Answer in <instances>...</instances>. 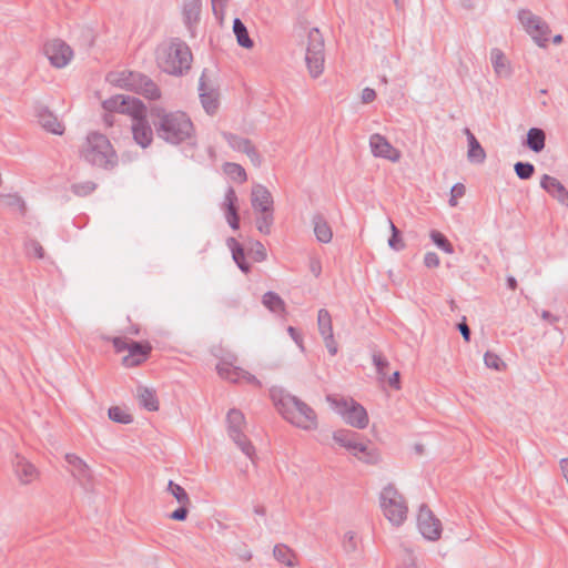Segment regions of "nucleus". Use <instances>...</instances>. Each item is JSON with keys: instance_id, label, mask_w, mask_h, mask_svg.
Wrapping results in <instances>:
<instances>
[{"instance_id": "59", "label": "nucleus", "mask_w": 568, "mask_h": 568, "mask_svg": "<svg viewBox=\"0 0 568 568\" xmlns=\"http://www.w3.org/2000/svg\"><path fill=\"white\" fill-rule=\"evenodd\" d=\"M287 332L290 334V336L292 337V339L297 344V346L304 351V346H303V339H302V336L300 335V333L296 331V328H294L293 326H290L287 328Z\"/></svg>"}, {"instance_id": "52", "label": "nucleus", "mask_w": 568, "mask_h": 568, "mask_svg": "<svg viewBox=\"0 0 568 568\" xmlns=\"http://www.w3.org/2000/svg\"><path fill=\"white\" fill-rule=\"evenodd\" d=\"M373 362L376 366L377 373L382 376L386 375V368L388 367V361L381 354L373 355Z\"/></svg>"}, {"instance_id": "60", "label": "nucleus", "mask_w": 568, "mask_h": 568, "mask_svg": "<svg viewBox=\"0 0 568 568\" xmlns=\"http://www.w3.org/2000/svg\"><path fill=\"white\" fill-rule=\"evenodd\" d=\"M323 338H324L325 346L327 347L329 354L335 355L337 353V344L334 341V336L333 335H329V337L323 336Z\"/></svg>"}, {"instance_id": "29", "label": "nucleus", "mask_w": 568, "mask_h": 568, "mask_svg": "<svg viewBox=\"0 0 568 568\" xmlns=\"http://www.w3.org/2000/svg\"><path fill=\"white\" fill-rule=\"evenodd\" d=\"M138 398L141 406L149 412H155L159 409V400L155 396L154 390L146 387L138 388Z\"/></svg>"}, {"instance_id": "27", "label": "nucleus", "mask_w": 568, "mask_h": 568, "mask_svg": "<svg viewBox=\"0 0 568 568\" xmlns=\"http://www.w3.org/2000/svg\"><path fill=\"white\" fill-rule=\"evenodd\" d=\"M312 224L316 240L321 243L327 244L333 239V231L322 214H315L312 217Z\"/></svg>"}, {"instance_id": "21", "label": "nucleus", "mask_w": 568, "mask_h": 568, "mask_svg": "<svg viewBox=\"0 0 568 568\" xmlns=\"http://www.w3.org/2000/svg\"><path fill=\"white\" fill-rule=\"evenodd\" d=\"M201 103L209 114H214L219 108V92L205 81V74H202L199 83Z\"/></svg>"}, {"instance_id": "46", "label": "nucleus", "mask_w": 568, "mask_h": 568, "mask_svg": "<svg viewBox=\"0 0 568 568\" xmlns=\"http://www.w3.org/2000/svg\"><path fill=\"white\" fill-rule=\"evenodd\" d=\"M518 20L528 34L532 33V13L529 10H520Z\"/></svg>"}, {"instance_id": "54", "label": "nucleus", "mask_w": 568, "mask_h": 568, "mask_svg": "<svg viewBox=\"0 0 568 568\" xmlns=\"http://www.w3.org/2000/svg\"><path fill=\"white\" fill-rule=\"evenodd\" d=\"M95 189V184L93 182H84L73 185V191L78 195H87L91 193Z\"/></svg>"}, {"instance_id": "47", "label": "nucleus", "mask_w": 568, "mask_h": 568, "mask_svg": "<svg viewBox=\"0 0 568 568\" xmlns=\"http://www.w3.org/2000/svg\"><path fill=\"white\" fill-rule=\"evenodd\" d=\"M484 362L488 368H493L496 371H500L501 367L504 366L501 358L498 355L490 352H487L485 354Z\"/></svg>"}, {"instance_id": "9", "label": "nucleus", "mask_w": 568, "mask_h": 568, "mask_svg": "<svg viewBox=\"0 0 568 568\" xmlns=\"http://www.w3.org/2000/svg\"><path fill=\"white\" fill-rule=\"evenodd\" d=\"M379 504L384 516L394 526H400L407 518V505L403 495L392 484L385 486L379 494Z\"/></svg>"}, {"instance_id": "13", "label": "nucleus", "mask_w": 568, "mask_h": 568, "mask_svg": "<svg viewBox=\"0 0 568 568\" xmlns=\"http://www.w3.org/2000/svg\"><path fill=\"white\" fill-rule=\"evenodd\" d=\"M65 462L69 465V470L73 478L85 491H93L94 489V475L89 465L75 454H65Z\"/></svg>"}, {"instance_id": "2", "label": "nucleus", "mask_w": 568, "mask_h": 568, "mask_svg": "<svg viewBox=\"0 0 568 568\" xmlns=\"http://www.w3.org/2000/svg\"><path fill=\"white\" fill-rule=\"evenodd\" d=\"M151 118L159 138L169 143L179 144L193 135V123L182 111H168L156 106L151 110Z\"/></svg>"}, {"instance_id": "45", "label": "nucleus", "mask_w": 568, "mask_h": 568, "mask_svg": "<svg viewBox=\"0 0 568 568\" xmlns=\"http://www.w3.org/2000/svg\"><path fill=\"white\" fill-rule=\"evenodd\" d=\"M343 549L347 552V554H352L354 551H356L357 549V540H356V536L353 531H347L344 534V537H343Z\"/></svg>"}, {"instance_id": "14", "label": "nucleus", "mask_w": 568, "mask_h": 568, "mask_svg": "<svg viewBox=\"0 0 568 568\" xmlns=\"http://www.w3.org/2000/svg\"><path fill=\"white\" fill-rule=\"evenodd\" d=\"M43 52L51 65L58 69L68 65L73 58L72 49L59 39L47 42Z\"/></svg>"}, {"instance_id": "1", "label": "nucleus", "mask_w": 568, "mask_h": 568, "mask_svg": "<svg viewBox=\"0 0 568 568\" xmlns=\"http://www.w3.org/2000/svg\"><path fill=\"white\" fill-rule=\"evenodd\" d=\"M103 108L110 112L126 113L132 116L133 139L141 148H148L153 141V131L145 119V106L136 98L114 95L103 101Z\"/></svg>"}, {"instance_id": "63", "label": "nucleus", "mask_w": 568, "mask_h": 568, "mask_svg": "<svg viewBox=\"0 0 568 568\" xmlns=\"http://www.w3.org/2000/svg\"><path fill=\"white\" fill-rule=\"evenodd\" d=\"M388 383L394 388L398 389L400 387L399 385V372H394L393 375L389 377Z\"/></svg>"}, {"instance_id": "5", "label": "nucleus", "mask_w": 568, "mask_h": 568, "mask_svg": "<svg viewBox=\"0 0 568 568\" xmlns=\"http://www.w3.org/2000/svg\"><path fill=\"white\" fill-rule=\"evenodd\" d=\"M155 61L163 72L181 75L191 68L192 53L185 42L171 39L158 45Z\"/></svg>"}, {"instance_id": "44", "label": "nucleus", "mask_w": 568, "mask_h": 568, "mask_svg": "<svg viewBox=\"0 0 568 568\" xmlns=\"http://www.w3.org/2000/svg\"><path fill=\"white\" fill-rule=\"evenodd\" d=\"M430 239L444 252L448 254H452L454 252L453 245L440 232L432 231Z\"/></svg>"}, {"instance_id": "32", "label": "nucleus", "mask_w": 568, "mask_h": 568, "mask_svg": "<svg viewBox=\"0 0 568 568\" xmlns=\"http://www.w3.org/2000/svg\"><path fill=\"white\" fill-rule=\"evenodd\" d=\"M227 244L232 250V256L236 265L241 271L247 273L250 271V264L245 261V254L243 247L236 242L235 239L231 237L227 240Z\"/></svg>"}, {"instance_id": "12", "label": "nucleus", "mask_w": 568, "mask_h": 568, "mask_svg": "<svg viewBox=\"0 0 568 568\" xmlns=\"http://www.w3.org/2000/svg\"><path fill=\"white\" fill-rule=\"evenodd\" d=\"M113 346L118 353L126 352L123 356L122 364L125 367H134L142 364L151 352V346L134 341H129L125 337H114L112 339Z\"/></svg>"}, {"instance_id": "50", "label": "nucleus", "mask_w": 568, "mask_h": 568, "mask_svg": "<svg viewBox=\"0 0 568 568\" xmlns=\"http://www.w3.org/2000/svg\"><path fill=\"white\" fill-rule=\"evenodd\" d=\"M235 367L233 365V363L226 361V359H222L217 365H216V371H217V374L220 375V377L224 378V379H227L229 377H231V373H232V368Z\"/></svg>"}, {"instance_id": "3", "label": "nucleus", "mask_w": 568, "mask_h": 568, "mask_svg": "<svg viewBox=\"0 0 568 568\" xmlns=\"http://www.w3.org/2000/svg\"><path fill=\"white\" fill-rule=\"evenodd\" d=\"M80 158L92 166L113 170L118 163V154L110 140L102 133L90 132L79 148Z\"/></svg>"}, {"instance_id": "37", "label": "nucleus", "mask_w": 568, "mask_h": 568, "mask_svg": "<svg viewBox=\"0 0 568 568\" xmlns=\"http://www.w3.org/2000/svg\"><path fill=\"white\" fill-rule=\"evenodd\" d=\"M273 222H274V211L256 213V220H255L256 229L262 234L271 233Z\"/></svg>"}, {"instance_id": "10", "label": "nucleus", "mask_w": 568, "mask_h": 568, "mask_svg": "<svg viewBox=\"0 0 568 568\" xmlns=\"http://www.w3.org/2000/svg\"><path fill=\"white\" fill-rule=\"evenodd\" d=\"M245 425V417L241 410L235 408L229 410L226 415L229 437L247 458L254 460L255 447L243 432Z\"/></svg>"}, {"instance_id": "4", "label": "nucleus", "mask_w": 568, "mask_h": 568, "mask_svg": "<svg viewBox=\"0 0 568 568\" xmlns=\"http://www.w3.org/2000/svg\"><path fill=\"white\" fill-rule=\"evenodd\" d=\"M273 400L285 420L303 430H314L318 426L315 410L291 394H272Z\"/></svg>"}, {"instance_id": "35", "label": "nucleus", "mask_w": 568, "mask_h": 568, "mask_svg": "<svg viewBox=\"0 0 568 568\" xmlns=\"http://www.w3.org/2000/svg\"><path fill=\"white\" fill-rule=\"evenodd\" d=\"M226 381L232 383H246L261 386L260 381L254 375L237 366L232 368L231 377H229Z\"/></svg>"}, {"instance_id": "48", "label": "nucleus", "mask_w": 568, "mask_h": 568, "mask_svg": "<svg viewBox=\"0 0 568 568\" xmlns=\"http://www.w3.org/2000/svg\"><path fill=\"white\" fill-rule=\"evenodd\" d=\"M515 172L519 179L527 180L532 176V164L517 162L515 164Z\"/></svg>"}, {"instance_id": "55", "label": "nucleus", "mask_w": 568, "mask_h": 568, "mask_svg": "<svg viewBox=\"0 0 568 568\" xmlns=\"http://www.w3.org/2000/svg\"><path fill=\"white\" fill-rule=\"evenodd\" d=\"M189 507L190 505H180L178 509L171 513L170 518L179 521L185 520L189 514Z\"/></svg>"}, {"instance_id": "49", "label": "nucleus", "mask_w": 568, "mask_h": 568, "mask_svg": "<svg viewBox=\"0 0 568 568\" xmlns=\"http://www.w3.org/2000/svg\"><path fill=\"white\" fill-rule=\"evenodd\" d=\"M26 247H27L28 254L33 255L38 258L44 257V250L39 242H37L34 240H30L27 242Z\"/></svg>"}, {"instance_id": "36", "label": "nucleus", "mask_w": 568, "mask_h": 568, "mask_svg": "<svg viewBox=\"0 0 568 568\" xmlns=\"http://www.w3.org/2000/svg\"><path fill=\"white\" fill-rule=\"evenodd\" d=\"M166 491L174 497L179 505H191V499L186 490L173 480L168 483Z\"/></svg>"}, {"instance_id": "18", "label": "nucleus", "mask_w": 568, "mask_h": 568, "mask_svg": "<svg viewBox=\"0 0 568 568\" xmlns=\"http://www.w3.org/2000/svg\"><path fill=\"white\" fill-rule=\"evenodd\" d=\"M223 136L233 150L245 153L254 166L262 164V159L250 140L232 133H223Z\"/></svg>"}, {"instance_id": "24", "label": "nucleus", "mask_w": 568, "mask_h": 568, "mask_svg": "<svg viewBox=\"0 0 568 568\" xmlns=\"http://www.w3.org/2000/svg\"><path fill=\"white\" fill-rule=\"evenodd\" d=\"M359 434L348 429H338L333 433L334 442L341 447L347 449L351 454L356 449L359 443Z\"/></svg>"}, {"instance_id": "23", "label": "nucleus", "mask_w": 568, "mask_h": 568, "mask_svg": "<svg viewBox=\"0 0 568 568\" xmlns=\"http://www.w3.org/2000/svg\"><path fill=\"white\" fill-rule=\"evenodd\" d=\"M464 133L467 136L468 141V151H467V159L470 163L474 164H481L484 163L486 159V152L476 139V136L471 133L469 129H465Z\"/></svg>"}, {"instance_id": "22", "label": "nucleus", "mask_w": 568, "mask_h": 568, "mask_svg": "<svg viewBox=\"0 0 568 568\" xmlns=\"http://www.w3.org/2000/svg\"><path fill=\"white\" fill-rule=\"evenodd\" d=\"M37 119L39 124L48 132L61 135L64 132L63 124L47 108L41 106L37 110Z\"/></svg>"}, {"instance_id": "61", "label": "nucleus", "mask_w": 568, "mask_h": 568, "mask_svg": "<svg viewBox=\"0 0 568 568\" xmlns=\"http://www.w3.org/2000/svg\"><path fill=\"white\" fill-rule=\"evenodd\" d=\"M226 219V222L227 224L233 229V230H239L240 227V216H239V213L236 214H226L225 216Z\"/></svg>"}, {"instance_id": "40", "label": "nucleus", "mask_w": 568, "mask_h": 568, "mask_svg": "<svg viewBox=\"0 0 568 568\" xmlns=\"http://www.w3.org/2000/svg\"><path fill=\"white\" fill-rule=\"evenodd\" d=\"M237 195H236V192L233 187H229L224 194V200H223V203H222V209L224 210L225 212V215L226 214H236L237 213V206H236V203H237Z\"/></svg>"}, {"instance_id": "7", "label": "nucleus", "mask_w": 568, "mask_h": 568, "mask_svg": "<svg viewBox=\"0 0 568 568\" xmlns=\"http://www.w3.org/2000/svg\"><path fill=\"white\" fill-rule=\"evenodd\" d=\"M326 400L349 426L364 429L368 426L369 418L366 409L351 397L327 395Z\"/></svg>"}, {"instance_id": "33", "label": "nucleus", "mask_w": 568, "mask_h": 568, "mask_svg": "<svg viewBox=\"0 0 568 568\" xmlns=\"http://www.w3.org/2000/svg\"><path fill=\"white\" fill-rule=\"evenodd\" d=\"M273 555L278 562H281L287 567L295 566V554L287 546L283 545V544L275 545V547L273 549Z\"/></svg>"}, {"instance_id": "51", "label": "nucleus", "mask_w": 568, "mask_h": 568, "mask_svg": "<svg viewBox=\"0 0 568 568\" xmlns=\"http://www.w3.org/2000/svg\"><path fill=\"white\" fill-rule=\"evenodd\" d=\"M465 194V186L462 183L455 184L450 190V199H449V205L456 206L457 205V199L464 196Z\"/></svg>"}, {"instance_id": "11", "label": "nucleus", "mask_w": 568, "mask_h": 568, "mask_svg": "<svg viewBox=\"0 0 568 568\" xmlns=\"http://www.w3.org/2000/svg\"><path fill=\"white\" fill-rule=\"evenodd\" d=\"M560 316L549 311H542L540 320L536 324L538 331L541 332L540 341L549 348L558 349L564 343V333L558 327Z\"/></svg>"}, {"instance_id": "56", "label": "nucleus", "mask_w": 568, "mask_h": 568, "mask_svg": "<svg viewBox=\"0 0 568 568\" xmlns=\"http://www.w3.org/2000/svg\"><path fill=\"white\" fill-rule=\"evenodd\" d=\"M545 132L541 129L535 128V153L540 152L545 148Z\"/></svg>"}, {"instance_id": "41", "label": "nucleus", "mask_w": 568, "mask_h": 568, "mask_svg": "<svg viewBox=\"0 0 568 568\" xmlns=\"http://www.w3.org/2000/svg\"><path fill=\"white\" fill-rule=\"evenodd\" d=\"M108 414L109 418L115 423L130 424L132 422V416L119 406L110 407Z\"/></svg>"}, {"instance_id": "43", "label": "nucleus", "mask_w": 568, "mask_h": 568, "mask_svg": "<svg viewBox=\"0 0 568 568\" xmlns=\"http://www.w3.org/2000/svg\"><path fill=\"white\" fill-rule=\"evenodd\" d=\"M388 223L392 231V236L388 240V245L394 251H400L405 247V244L399 235V231L390 220H388Z\"/></svg>"}, {"instance_id": "62", "label": "nucleus", "mask_w": 568, "mask_h": 568, "mask_svg": "<svg viewBox=\"0 0 568 568\" xmlns=\"http://www.w3.org/2000/svg\"><path fill=\"white\" fill-rule=\"evenodd\" d=\"M457 327H458V331L460 332L462 336L464 337V339L466 342H469L470 341V328L466 324L465 320L462 323H459L457 325Z\"/></svg>"}, {"instance_id": "38", "label": "nucleus", "mask_w": 568, "mask_h": 568, "mask_svg": "<svg viewBox=\"0 0 568 568\" xmlns=\"http://www.w3.org/2000/svg\"><path fill=\"white\" fill-rule=\"evenodd\" d=\"M317 324L322 336L329 337V335H333L332 318L327 310L322 308L318 311Z\"/></svg>"}, {"instance_id": "28", "label": "nucleus", "mask_w": 568, "mask_h": 568, "mask_svg": "<svg viewBox=\"0 0 568 568\" xmlns=\"http://www.w3.org/2000/svg\"><path fill=\"white\" fill-rule=\"evenodd\" d=\"M201 11V0H185L183 3V19L184 23L187 26L189 29H192V27L199 21Z\"/></svg>"}, {"instance_id": "26", "label": "nucleus", "mask_w": 568, "mask_h": 568, "mask_svg": "<svg viewBox=\"0 0 568 568\" xmlns=\"http://www.w3.org/2000/svg\"><path fill=\"white\" fill-rule=\"evenodd\" d=\"M490 61H491V65L494 68L495 73L497 74V77L508 78L510 75V73H511L510 63L500 49H498V48L491 49Z\"/></svg>"}, {"instance_id": "58", "label": "nucleus", "mask_w": 568, "mask_h": 568, "mask_svg": "<svg viewBox=\"0 0 568 568\" xmlns=\"http://www.w3.org/2000/svg\"><path fill=\"white\" fill-rule=\"evenodd\" d=\"M361 99H362L363 103H371V102H373L376 99L375 90H373L371 88H365L362 91Z\"/></svg>"}, {"instance_id": "57", "label": "nucleus", "mask_w": 568, "mask_h": 568, "mask_svg": "<svg viewBox=\"0 0 568 568\" xmlns=\"http://www.w3.org/2000/svg\"><path fill=\"white\" fill-rule=\"evenodd\" d=\"M424 263L427 267H437L439 265V257L435 252L425 254Z\"/></svg>"}, {"instance_id": "20", "label": "nucleus", "mask_w": 568, "mask_h": 568, "mask_svg": "<svg viewBox=\"0 0 568 568\" xmlns=\"http://www.w3.org/2000/svg\"><path fill=\"white\" fill-rule=\"evenodd\" d=\"M251 204L255 213L274 211L273 196L262 184H256L251 191Z\"/></svg>"}, {"instance_id": "25", "label": "nucleus", "mask_w": 568, "mask_h": 568, "mask_svg": "<svg viewBox=\"0 0 568 568\" xmlns=\"http://www.w3.org/2000/svg\"><path fill=\"white\" fill-rule=\"evenodd\" d=\"M352 455L359 462L367 465H376L381 460L379 452L367 443L361 440Z\"/></svg>"}, {"instance_id": "8", "label": "nucleus", "mask_w": 568, "mask_h": 568, "mask_svg": "<svg viewBox=\"0 0 568 568\" xmlns=\"http://www.w3.org/2000/svg\"><path fill=\"white\" fill-rule=\"evenodd\" d=\"M304 60L312 79H317L323 74L325 65V42L323 34L317 28H312L307 32Z\"/></svg>"}, {"instance_id": "39", "label": "nucleus", "mask_w": 568, "mask_h": 568, "mask_svg": "<svg viewBox=\"0 0 568 568\" xmlns=\"http://www.w3.org/2000/svg\"><path fill=\"white\" fill-rule=\"evenodd\" d=\"M223 171L231 179L239 183H244L247 180V175L242 165L237 163H225L223 166Z\"/></svg>"}, {"instance_id": "64", "label": "nucleus", "mask_w": 568, "mask_h": 568, "mask_svg": "<svg viewBox=\"0 0 568 568\" xmlns=\"http://www.w3.org/2000/svg\"><path fill=\"white\" fill-rule=\"evenodd\" d=\"M560 468L568 484V458H564L560 460Z\"/></svg>"}, {"instance_id": "17", "label": "nucleus", "mask_w": 568, "mask_h": 568, "mask_svg": "<svg viewBox=\"0 0 568 568\" xmlns=\"http://www.w3.org/2000/svg\"><path fill=\"white\" fill-rule=\"evenodd\" d=\"M14 475L21 485H30L40 477L39 469L26 457L17 454L13 462Z\"/></svg>"}, {"instance_id": "34", "label": "nucleus", "mask_w": 568, "mask_h": 568, "mask_svg": "<svg viewBox=\"0 0 568 568\" xmlns=\"http://www.w3.org/2000/svg\"><path fill=\"white\" fill-rule=\"evenodd\" d=\"M550 29L540 18L535 17V44L546 48L549 41Z\"/></svg>"}, {"instance_id": "16", "label": "nucleus", "mask_w": 568, "mask_h": 568, "mask_svg": "<svg viewBox=\"0 0 568 568\" xmlns=\"http://www.w3.org/2000/svg\"><path fill=\"white\" fill-rule=\"evenodd\" d=\"M369 149L375 158L385 159L393 163H397L402 156L400 151L379 133H374L369 136Z\"/></svg>"}, {"instance_id": "15", "label": "nucleus", "mask_w": 568, "mask_h": 568, "mask_svg": "<svg viewBox=\"0 0 568 568\" xmlns=\"http://www.w3.org/2000/svg\"><path fill=\"white\" fill-rule=\"evenodd\" d=\"M417 525L420 534L428 540H437L442 534V524L432 510L422 505L418 510Z\"/></svg>"}, {"instance_id": "19", "label": "nucleus", "mask_w": 568, "mask_h": 568, "mask_svg": "<svg viewBox=\"0 0 568 568\" xmlns=\"http://www.w3.org/2000/svg\"><path fill=\"white\" fill-rule=\"evenodd\" d=\"M540 187L565 207H568V191L556 178L544 174L540 178Z\"/></svg>"}, {"instance_id": "6", "label": "nucleus", "mask_w": 568, "mask_h": 568, "mask_svg": "<svg viewBox=\"0 0 568 568\" xmlns=\"http://www.w3.org/2000/svg\"><path fill=\"white\" fill-rule=\"evenodd\" d=\"M106 80L112 85L136 92L151 100L159 99L161 95L158 85L140 72L129 70L110 72Z\"/></svg>"}, {"instance_id": "30", "label": "nucleus", "mask_w": 568, "mask_h": 568, "mask_svg": "<svg viewBox=\"0 0 568 568\" xmlns=\"http://www.w3.org/2000/svg\"><path fill=\"white\" fill-rule=\"evenodd\" d=\"M233 32L236 37V41L239 45L245 49H252L254 43L248 36L247 29L245 24L241 21V19L236 18L233 21Z\"/></svg>"}, {"instance_id": "31", "label": "nucleus", "mask_w": 568, "mask_h": 568, "mask_svg": "<svg viewBox=\"0 0 568 568\" xmlns=\"http://www.w3.org/2000/svg\"><path fill=\"white\" fill-rule=\"evenodd\" d=\"M262 304L273 313L282 314L285 312L284 301L274 292H266L262 297Z\"/></svg>"}, {"instance_id": "42", "label": "nucleus", "mask_w": 568, "mask_h": 568, "mask_svg": "<svg viewBox=\"0 0 568 568\" xmlns=\"http://www.w3.org/2000/svg\"><path fill=\"white\" fill-rule=\"evenodd\" d=\"M1 200L6 206L13 209L14 211L20 212L21 214L24 213L26 205H24L23 200L19 195L8 194V195L1 196Z\"/></svg>"}, {"instance_id": "53", "label": "nucleus", "mask_w": 568, "mask_h": 568, "mask_svg": "<svg viewBox=\"0 0 568 568\" xmlns=\"http://www.w3.org/2000/svg\"><path fill=\"white\" fill-rule=\"evenodd\" d=\"M252 253H253L254 260L257 262H262V261L266 260V256H267L266 250L261 242H255L253 244Z\"/></svg>"}]
</instances>
